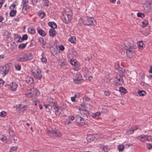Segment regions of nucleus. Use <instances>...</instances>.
<instances>
[{
	"label": "nucleus",
	"instance_id": "a18cd8bd",
	"mask_svg": "<svg viewBox=\"0 0 152 152\" xmlns=\"http://www.w3.org/2000/svg\"><path fill=\"white\" fill-rule=\"evenodd\" d=\"M6 112L4 111L0 113V116L1 117H4L5 116Z\"/></svg>",
	"mask_w": 152,
	"mask_h": 152
},
{
	"label": "nucleus",
	"instance_id": "79ce46f5",
	"mask_svg": "<svg viewBox=\"0 0 152 152\" xmlns=\"http://www.w3.org/2000/svg\"><path fill=\"white\" fill-rule=\"evenodd\" d=\"M147 146L148 149H150L152 148V143H147Z\"/></svg>",
	"mask_w": 152,
	"mask_h": 152
},
{
	"label": "nucleus",
	"instance_id": "a19ab883",
	"mask_svg": "<svg viewBox=\"0 0 152 152\" xmlns=\"http://www.w3.org/2000/svg\"><path fill=\"white\" fill-rule=\"evenodd\" d=\"M142 23L143 24L142 27L143 28L147 25L148 23V21L147 20H145L142 22Z\"/></svg>",
	"mask_w": 152,
	"mask_h": 152
},
{
	"label": "nucleus",
	"instance_id": "7c9ffc66",
	"mask_svg": "<svg viewBox=\"0 0 152 152\" xmlns=\"http://www.w3.org/2000/svg\"><path fill=\"white\" fill-rule=\"evenodd\" d=\"M101 115V113L99 112H97L95 113H93L91 114V116L93 118H95L96 116H99Z\"/></svg>",
	"mask_w": 152,
	"mask_h": 152
},
{
	"label": "nucleus",
	"instance_id": "393cba45",
	"mask_svg": "<svg viewBox=\"0 0 152 152\" xmlns=\"http://www.w3.org/2000/svg\"><path fill=\"white\" fill-rule=\"evenodd\" d=\"M17 11L16 10H13L10 12V16L11 17H13L15 16L16 14Z\"/></svg>",
	"mask_w": 152,
	"mask_h": 152
},
{
	"label": "nucleus",
	"instance_id": "412c9836",
	"mask_svg": "<svg viewBox=\"0 0 152 152\" xmlns=\"http://www.w3.org/2000/svg\"><path fill=\"white\" fill-rule=\"evenodd\" d=\"M137 44L138 46V48L141 50L142 49L143 47L145 46V45L143 43L142 41H139L138 42Z\"/></svg>",
	"mask_w": 152,
	"mask_h": 152
},
{
	"label": "nucleus",
	"instance_id": "dca6fc26",
	"mask_svg": "<svg viewBox=\"0 0 152 152\" xmlns=\"http://www.w3.org/2000/svg\"><path fill=\"white\" fill-rule=\"evenodd\" d=\"M30 7V6H27L25 7H23L22 9L23 13L25 14H26L29 11V9Z\"/></svg>",
	"mask_w": 152,
	"mask_h": 152
},
{
	"label": "nucleus",
	"instance_id": "052dcab7",
	"mask_svg": "<svg viewBox=\"0 0 152 152\" xmlns=\"http://www.w3.org/2000/svg\"><path fill=\"white\" fill-rule=\"evenodd\" d=\"M75 97H72L71 98V100L72 101V102H75Z\"/></svg>",
	"mask_w": 152,
	"mask_h": 152
},
{
	"label": "nucleus",
	"instance_id": "c03bdc74",
	"mask_svg": "<svg viewBox=\"0 0 152 152\" xmlns=\"http://www.w3.org/2000/svg\"><path fill=\"white\" fill-rule=\"evenodd\" d=\"M27 108V106L24 105L23 107H21L20 108V110L21 111H24L26 110Z\"/></svg>",
	"mask_w": 152,
	"mask_h": 152
},
{
	"label": "nucleus",
	"instance_id": "6ab92c4d",
	"mask_svg": "<svg viewBox=\"0 0 152 152\" xmlns=\"http://www.w3.org/2000/svg\"><path fill=\"white\" fill-rule=\"evenodd\" d=\"M50 35L52 37H54L56 35V31L54 29H50L49 31Z\"/></svg>",
	"mask_w": 152,
	"mask_h": 152
},
{
	"label": "nucleus",
	"instance_id": "1a4fd4ad",
	"mask_svg": "<svg viewBox=\"0 0 152 152\" xmlns=\"http://www.w3.org/2000/svg\"><path fill=\"white\" fill-rule=\"evenodd\" d=\"M74 82L76 84H79L83 82V79L82 76L80 75L74 77L73 78Z\"/></svg>",
	"mask_w": 152,
	"mask_h": 152
},
{
	"label": "nucleus",
	"instance_id": "473e14b6",
	"mask_svg": "<svg viewBox=\"0 0 152 152\" xmlns=\"http://www.w3.org/2000/svg\"><path fill=\"white\" fill-rule=\"evenodd\" d=\"M138 93L140 96H144L146 94L145 92L143 90L139 91L138 92Z\"/></svg>",
	"mask_w": 152,
	"mask_h": 152
},
{
	"label": "nucleus",
	"instance_id": "603ef678",
	"mask_svg": "<svg viewBox=\"0 0 152 152\" xmlns=\"http://www.w3.org/2000/svg\"><path fill=\"white\" fill-rule=\"evenodd\" d=\"M59 48L60 50H61L62 51H63L64 49V47L63 45H61L59 46Z\"/></svg>",
	"mask_w": 152,
	"mask_h": 152
},
{
	"label": "nucleus",
	"instance_id": "6e6552de",
	"mask_svg": "<svg viewBox=\"0 0 152 152\" xmlns=\"http://www.w3.org/2000/svg\"><path fill=\"white\" fill-rule=\"evenodd\" d=\"M115 83L116 85H122L124 83L122 77L120 75H118L115 80Z\"/></svg>",
	"mask_w": 152,
	"mask_h": 152
},
{
	"label": "nucleus",
	"instance_id": "8fccbe9b",
	"mask_svg": "<svg viewBox=\"0 0 152 152\" xmlns=\"http://www.w3.org/2000/svg\"><path fill=\"white\" fill-rule=\"evenodd\" d=\"M104 94L105 95L107 96H109L110 94V93L108 91L104 92Z\"/></svg>",
	"mask_w": 152,
	"mask_h": 152
},
{
	"label": "nucleus",
	"instance_id": "2f4dec72",
	"mask_svg": "<svg viewBox=\"0 0 152 152\" xmlns=\"http://www.w3.org/2000/svg\"><path fill=\"white\" fill-rule=\"evenodd\" d=\"M15 67L16 69L18 71H20L21 69V66L18 64H15Z\"/></svg>",
	"mask_w": 152,
	"mask_h": 152
},
{
	"label": "nucleus",
	"instance_id": "9b49d317",
	"mask_svg": "<svg viewBox=\"0 0 152 152\" xmlns=\"http://www.w3.org/2000/svg\"><path fill=\"white\" fill-rule=\"evenodd\" d=\"M76 122L81 125H83L86 124V121L81 117L78 116L76 119Z\"/></svg>",
	"mask_w": 152,
	"mask_h": 152
},
{
	"label": "nucleus",
	"instance_id": "774afa93",
	"mask_svg": "<svg viewBox=\"0 0 152 152\" xmlns=\"http://www.w3.org/2000/svg\"><path fill=\"white\" fill-rule=\"evenodd\" d=\"M39 107L40 109L41 110L42 108V105L39 104Z\"/></svg>",
	"mask_w": 152,
	"mask_h": 152
},
{
	"label": "nucleus",
	"instance_id": "37998d69",
	"mask_svg": "<svg viewBox=\"0 0 152 152\" xmlns=\"http://www.w3.org/2000/svg\"><path fill=\"white\" fill-rule=\"evenodd\" d=\"M70 63L72 65H75L76 64V62L75 60H73L71 59L70 61Z\"/></svg>",
	"mask_w": 152,
	"mask_h": 152
},
{
	"label": "nucleus",
	"instance_id": "7ed1b4c3",
	"mask_svg": "<svg viewBox=\"0 0 152 152\" xmlns=\"http://www.w3.org/2000/svg\"><path fill=\"white\" fill-rule=\"evenodd\" d=\"M31 72L33 75L37 79L40 80L42 77L41 70L37 67L34 68V69L32 70Z\"/></svg>",
	"mask_w": 152,
	"mask_h": 152
},
{
	"label": "nucleus",
	"instance_id": "c9c22d12",
	"mask_svg": "<svg viewBox=\"0 0 152 152\" xmlns=\"http://www.w3.org/2000/svg\"><path fill=\"white\" fill-rule=\"evenodd\" d=\"M118 148L120 151H122L123 150L124 147L123 145H118Z\"/></svg>",
	"mask_w": 152,
	"mask_h": 152
},
{
	"label": "nucleus",
	"instance_id": "864d4df0",
	"mask_svg": "<svg viewBox=\"0 0 152 152\" xmlns=\"http://www.w3.org/2000/svg\"><path fill=\"white\" fill-rule=\"evenodd\" d=\"M4 82L2 79H0V86H2L4 84Z\"/></svg>",
	"mask_w": 152,
	"mask_h": 152
},
{
	"label": "nucleus",
	"instance_id": "de8ad7c7",
	"mask_svg": "<svg viewBox=\"0 0 152 152\" xmlns=\"http://www.w3.org/2000/svg\"><path fill=\"white\" fill-rule=\"evenodd\" d=\"M103 150L104 151V152H108L107 150V148L106 146H104Z\"/></svg>",
	"mask_w": 152,
	"mask_h": 152
},
{
	"label": "nucleus",
	"instance_id": "4c0bfd02",
	"mask_svg": "<svg viewBox=\"0 0 152 152\" xmlns=\"http://www.w3.org/2000/svg\"><path fill=\"white\" fill-rule=\"evenodd\" d=\"M137 15L138 17L141 18H143L145 16L144 14L141 12L138 13H137Z\"/></svg>",
	"mask_w": 152,
	"mask_h": 152
},
{
	"label": "nucleus",
	"instance_id": "f704fd0d",
	"mask_svg": "<svg viewBox=\"0 0 152 152\" xmlns=\"http://www.w3.org/2000/svg\"><path fill=\"white\" fill-rule=\"evenodd\" d=\"M137 129V128L136 129H131L127 131V132H126V133L127 134H128V135L132 134L134 132V130H136Z\"/></svg>",
	"mask_w": 152,
	"mask_h": 152
},
{
	"label": "nucleus",
	"instance_id": "6e6d98bb",
	"mask_svg": "<svg viewBox=\"0 0 152 152\" xmlns=\"http://www.w3.org/2000/svg\"><path fill=\"white\" fill-rule=\"evenodd\" d=\"M71 123V122L69 120H67L65 123V124L67 125L70 124Z\"/></svg>",
	"mask_w": 152,
	"mask_h": 152
},
{
	"label": "nucleus",
	"instance_id": "e433bc0d",
	"mask_svg": "<svg viewBox=\"0 0 152 152\" xmlns=\"http://www.w3.org/2000/svg\"><path fill=\"white\" fill-rule=\"evenodd\" d=\"M42 62L43 63H46L47 62V59L45 57L42 56V58H41Z\"/></svg>",
	"mask_w": 152,
	"mask_h": 152
},
{
	"label": "nucleus",
	"instance_id": "39448f33",
	"mask_svg": "<svg viewBox=\"0 0 152 152\" xmlns=\"http://www.w3.org/2000/svg\"><path fill=\"white\" fill-rule=\"evenodd\" d=\"M47 134L49 136L53 137H61V133L58 130L56 129H51L48 131Z\"/></svg>",
	"mask_w": 152,
	"mask_h": 152
},
{
	"label": "nucleus",
	"instance_id": "4468645a",
	"mask_svg": "<svg viewBox=\"0 0 152 152\" xmlns=\"http://www.w3.org/2000/svg\"><path fill=\"white\" fill-rule=\"evenodd\" d=\"M33 81V79L31 77L27 76L26 77V81L28 84H31Z\"/></svg>",
	"mask_w": 152,
	"mask_h": 152
},
{
	"label": "nucleus",
	"instance_id": "4be33fe9",
	"mask_svg": "<svg viewBox=\"0 0 152 152\" xmlns=\"http://www.w3.org/2000/svg\"><path fill=\"white\" fill-rule=\"evenodd\" d=\"M28 0H22V4L23 5V7H26L29 6L28 5Z\"/></svg>",
	"mask_w": 152,
	"mask_h": 152
},
{
	"label": "nucleus",
	"instance_id": "5701e85b",
	"mask_svg": "<svg viewBox=\"0 0 152 152\" xmlns=\"http://www.w3.org/2000/svg\"><path fill=\"white\" fill-rule=\"evenodd\" d=\"M54 107V111L55 112V113L56 115H59L61 113L60 112H58L59 109L55 105H53Z\"/></svg>",
	"mask_w": 152,
	"mask_h": 152
},
{
	"label": "nucleus",
	"instance_id": "ddd939ff",
	"mask_svg": "<svg viewBox=\"0 0 152 152\" xmlns=\"http://www.w3.org/2000/svg\"><path fill=\"white\" fill-rule=\"evenodd\" d=\"M10 88L12 91H15L18 87V85L15 82H12L10 85Z\"/></svg>",
	"mask_w": 152,
	"mask_h": 152
},
{
	"label": "nucleus",
	"instance_id": "4d7b16f0",
	"mask_svg": "<svg viewBox=\"0 0 152 152\" xmlns=\"http://www.w3.org/2000/svg\"><path fill=\"white\" fill-rule=\"evenodd\" d=\"M37 2V0H32V2L33 4H35Z\"/></svg>",
	"mask_w": 152,
	"mask_h": 152
},
{
	"label": "nucleus",
	"instance_id": "a878e982",
	"mask_svg": "<svg viewBox=\"0 0 152 152\" xmlns=\"http://www.w3.org/2000/svg\"><path fill=\"white\" fill-rule=\"evenodd\" d=\"M48 25L49 26L52 28V29H53V28H56L57 27L56 24L52 22H49L48 23Z\"/></svg>",
	"mask_w": 152,
	"mask_h": 152
},
{
	"label": "nucleus",
	"instance_id": "69168bd1",
	"mask_svg": "<svg viewBox=\"0 0 152 152\" xmlns=\"http://www.w3.org/2000/svg\"><path fill=\"white\" fill-rule=\"evenodd\" d=\"M3 20V18L2 16H0V22H1Z\"/></svg>",
	"mask_w": 152,
	"mask_h": 152
},
{
	"label": "nucleus",
	"instance_id": "aec40b11",
	"mask_svg": "<svg viewBox=\"0 0 152 152\" xmlns=\"http://www.w3.org/2000/svg\"><path fill=\"white\" fill-rule=\"evenodd\" d=\"M28 30V31L31 34H34L36 32L35 29L32 27H29Z\"/></svg>",
	"mask_w": 152,
	"mask_h": 152
},
{
	"label": "nucleus",
	"instance_id": "e2e57ef3",
	"mask_svg": "<svg viewBox=\"0 0 152 152\" xmlns=\"http://www.w3.org/2000/svg\"><path fill=\"white\" fill-rule=\"evenodd\" d=\"M110 2L111 3H114L115 2L116 0H110Z\"/></svg>",
	"mask_w": 152,
	"mask_h": 152
},
{
	"label": "nucleus",
	"instance_id": "f8f14e48",
	"mask_svg": "<svg viewBox=\"0 0 152 152\" xmlns=\"http://www.w3.org/2000/svg\"><path fill=\"white\" fill-rule=\"evenodd\" d=\"M79 110L81 115L83 116H87L88 115V111L83 107L79 108Z\"/></svg>",
	"mask_w": 152,
	"mask_h": 152
},
{
	"label": "nucleus",
	"instance_id": "cd10ccee",
	"mask_svg": "<svg viewBox=\"0 0 152 152\" xmlns=\"http://www.w3.org/2000/svg\"><path fill=\"white\" fill-rule=\"evenodd\" d=\"M69 40L71 43H75L76 41L75 37H72L69 39Z\"/></svg>",
	"mask_w": 152,
	"mask_h": 152
},
{
	"label": "nucleus",
	"instance_id": "0e129e2a",
	"mask_svg": "<svg viewBox=\"0 0 152 152\" xmlns=\"http://www.w3.org/2000/svg\"><path fill=\"white\" fill-rule=\"evenodd\" d=\"M5 2L4 0H0V4H3Z\"/></svg>",
	"mask_w": 152,
	"mask_h": 152
},
{
	"label": "nucleus",
	"instance_id": "3c124183",
	"mask_svg": "<svg viewBox=\"0 0 152 152\" xmlns=\"http://www.w3.org/2000/svg\"><path fill=\"white\" fill-rule=\"evenodd\" d=\"M16 5L15 4H11L10 7V9H12V10L15 8Z\"/></svg>",
	"mask_w": 152,
	"mask_h": 152
},
{
	"label": "nucleus",
	"instance_id": "ea45409f",
	"mask_svg": "<svg viewBox=\"0 0 152 152\" xmlns=\"http://www.w3.org/2000/svg\"><path fill=\"white\" fill-rule=\"evenodd\" d=\"M17 149V146L12 147L11 148L10 152H13L16 150Z\"/></svg>",
	"mask_w": 152,
	"mask_h": 152
},
{
	"label": "nucleus",
	"instance_id": "2eb2a0df",
	"mask_svg": "<svg viewBox=\"0 0 152 152\" xmlns=\"http://www.w3.org/2000/svg\"><path fill=\"white\" fill-rule=\"evenodd\" d=\"M3 69L4 70L3 72V75L5 76L8 72L9 70V66H5L3 67Z\"/></svg>",
	"mask_w": 152,
	"mask_h": 152
},
{
	"label": "nucleus",
	"instance_id": "20e7f679",
	"mask_svg": "<svg viewBox=\"0 0 152 152\" xmlns=\"http://www.w3.org/2000/svg\"><path fill=\"white\" fill-rule=\"evenodd\" d=\"M136 138L142 142H145L146 141L151 142L152 141V137L151 136L147 135H141L136 137Z\"/></svg>",
	"mask_w": 152,
	"mask_h": 152
},
{
	"label": "nucleus",
	"instance_id": "0eeeda50",
	"mask_svg": "<svg viewBox=\"0 0 152 152\" xmlns=\"http://www.w3.org/2000/svg\"><path fill=\"white\" fill-rule=\"evenodd\" d=\"M30 91H31L30 92L26 94V95L27 96L29 97H35L37 96L39 94V92L36 89L32 88Z\"/></svg>",
	"mask_w": 152,
	"mask_h": 152
},
{
	"label": "nucleus",
	"instance_id": "f257e3e1",
	"mask_svg": "<svg viewBox=\"0 0 152 152\" xmlns=\"http://www.w3.org/2000/svg\"><path fill=\"white\" fill-rule=\"evenodd\" d=\"M33 56L30 53L25 54L22 53L18 55L16 57V60L18 61L24 62L32 59Z\"/></svg>",
	"mask_w": 152,
	"mask_h": 152
},
{
	"label": "nucleus",
	"instance_id": "bb28decb",
	"mask_svg": "<svg viewBox=\"0 0 152 152\" xmlns=\"http://www.w3.org/2000/svg\"><path fill=\"white\" fill-rule=\"evenodd\" d=\"M45 12L41 11L39 12V16L41 18H43L45 16Z\"/></svg>",
	"mask_w": 152,
	"mask_h": 152
},
{
	"label": "nucleus",
	"instance_id": "49530a36",
	"mask_svg": "<svg viewBox=\"0 0 152 152\" xmlns=\"http://www.w3.org/2000/svg\"><path fill=\"white\" fill-rule=\"evenodd\" d=\"M68 119L69 120L72 121L74 120L75 117L73 115H70L69 116Z\"/></svg>",
	"mask_w": 152,
	"mask_h": 152
},
{
	"label": "nucleus",
	"instance_id": "bf43d9fd",
	"mask_svg": "<svg viewBox=\"0 0 152 152\" xmlns=\"http://www.w3.org/2000/svg\"><path fill=\"white\" fill-rule=\"evenodd\" d=\"M0 140L2 141H4L7 140V137H2L0 138Z\"/></svg>",
	"mask_w": 152,
	"mask_h": 152
},
{
	"label": "nucleus",
	"instance_id": "680f3d73",
	"mask_svg": "<svg viewBox=\"0 0 152 152\" xmlns=\"http://www.w3.org/2000/svg\"><path fill=\"white\" fill-rule=\"evenodd\" d=\"M149 72L150 73H152V66L151 67L150 69V70H149ZM151 76V77H152V76Z\"/></svg>",
	"mask_w": 152,
	"mask_h": 152
},
{
	"label": "nucleus",
	"instance_id": "09e8293b",
	"mask_svg": "<svg viewBox=\"0 0 152 152\" xmlns=\"http://www.w3.org/2000/svg\"><path fill=\"white\" fill-rule=\"evenodd\" d=\"M40 43L42 44L44 42V39L43 38L40 37L38 39Z\"/></svg>",
	"mask_w": 152,
	"mask_h": 152
},
{
	"label": "nucleus",
	"instance_id": "c85d7f7f",
	"mask_svg": "<svg viewBox=\"0 0 152 152\" xmlns=\"http://www.w3.org/2000/svg\"><path fill=\"white\" fill-rule=\"evenodd\" d=\"M38 32L42 37H45L46 35L45 33L42 30L40 29L38 30Z\"/></svg>",
	"mask_w": 152,
	"mask_h": 152
},
{
	"label": "nucleus",
	"instance_id": "9d476101",
	"mask_svg": "<svg viewBox=\"0 0 152 152\" xmlns=\"http://www.w3.org/2000/svg\"><path fill=\"white\" fill-rule=\"evenodd\" d=\"M86 24L88 26L92 24L93 25H95L96 24L95 20L94 18L91 17H87L86 19Z\"/></svg>",
	"mask_w": 152,
	"mask_h": 152
},
{
	"label": "nucleus",
	"instance_id": "13d9d810",
	"mask_svg": "<svg viewBox=\"0 0 152 152\" xmlns=\"http://www.w3.org/2000/svg\"><path fill=\"white\" fill-rule=\"evenodd\" d=\"M75 97H78L80 96V94L78 93H76L75 95Z\"/></svg>",
	"mask_w": 152,
	"mask_h": 152
},
{
	"label": "nucleus",
	"instance_id": "b1692460",
	"mask_svg": "<svg viewBox=\"0 0 152 152\" xmlns=\"http://www.w3.org/2000/svg\"><path fill=\"white\" fill-rule=\"evenodd\" d=\"M50 2L48 0H43L42 4L43 6L48 7L49 5Z\"/></svg>",
	"mask_w": 152,
	"mask_h": 152
},
{
	"label": "nucleus",
	"instance_id": "423d86ee",
	"mask_svg": "<svg viewBox=\"0 0 152 152\" xmlns=\"http://www.w3.org/2000/svg\"><path fill=\"white\" fill-rule=\"evenodd\" d=\"M125 48L127 56L129 58L132 57L134 52V47L133 46H130L129 47L126 46Z\"/></svg>",
	"mask_w": 152,
	"mask_h": 152
},
{
	"label": "nucleus",
	"instance_id": "f03ea898",
	"mask_svg": "<svg viewBox=\"0 0 152 152\" xmlns=\"http://www.w3.org/2000/svg\"><path fill=\"white\" fill-rule=\"evenodd\" d=\"M72 12L70 10H68V11H66L65 13L63 14V21L66 24L69 23L72 18Z\"/></svg>",
	"mask_w": 152,
	"mask_h": 152
},
{
	"label": "nucleus",
	"instance_id": "a211bd4d",
	"mask_svg": "<svg viewBox=\"0 0 152 152\" xmlns=\"http://www.w3.org/2000/svg\"><path fill=\"white\" fill-rule=\"evenodd\" d=\"M28 38V36L27 34H24V35L22 38L21 39V37H19V39L17 41V42H21L22 40H26Z\"/></svg>",
	"mask_w": 152,
	"mask_h": 152
},
{
	"label": "nucleus",
	"instance_id": "72a5a7b5",
	"mask_svg": "<svg viewBox=\"0 0 152 152\" xmlns=\"http://www.w3.org/2000/svg\"><path fill=\"white\" fill-rule=\"evenodd\" d=\"M27 43L20 44L18 46V48L20 49L24 48L26 47Z\"/></svg>",
	"mask_w": 152,
	"mask_h": 152
},
{
	"label": "nucleus",
	"instance_id": "338daca9",
	"mask_svg": "<svg viewBox=\"0 0 152 152\" xmlns=\"http://www.w3.org/2000/svg\"><path fill=\"white\" fill-rule=\"evenodd\" d=\"M91 137V136H88L87 137V139L88 140L90 139L91 140H91V139L90 138Z\"/></svg>",
	"mask_w": 152,
	"mask_h": 152
},
{
	"label": "nucleus",
	"instance_id": "f3484780",
	"mask_svg": "<svg viewBox=\"0 0 152 152\" xmlns=\"http://www.w3.org/2000/svg\"><path fill=\"white\" fill-rule=\"evenodd\" d=\"M47 100L50 104H52L53 105H55L56 103V101L54 99H53L51 98H48Z\"/></svg>",
	"mask_w": 152,
	"mask_h": 152
},
{
	"label": "nucleus",
	"instance_id": "5fc2aeb1",
	"mask_svg": "<svg viewBox=\"0 0 152 152\" xmlns=\"http://www.w3.org/2000/svg\"><path fill=\"white\" fill-rule=\"evenodd\" d=\"M33 103L35 105L37 106L38 104H39V102L37 100H36V101L34 100V102H33Z\"/></svg>",
	"mask_w": 152,
	"mask_h": 152
},
{
	"label": "nucleus",
	"instance_id": "58836bf2",
	"mask_svg": "<svg viewBox=\"0 0 152 152\" xmlns=\"http://www.w3.org/2000/svg\"><path fill=\"white\" fill-rule=\"evenodd\" d=\"M103 136L102 135H100L99 134H95L94 135V137L96 139L101 138Z\"/></svg>",
	"mask_w": 152,
	"mask_h": 152
},
{
	"label": "nucleus",
	"instance_id": "c756f323",
	"mask_svg": "<svg viewBox=\"0 0 152 152\" xmlns=\"http://www.w3.org/2000/svg\"><path fill=\"white\" fill-rule=\"evenodd\" d=\"M119 91L121 93H122L124 94H125L127 91L126 90L122 87L120 88Z\"/></svg>",
	"mask_w": 152,
	"mask_h": 152
}]
</instances>
